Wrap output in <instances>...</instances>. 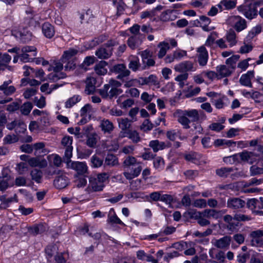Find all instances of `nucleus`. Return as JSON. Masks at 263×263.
<instances>
[{
	"instance_id": "423d86ee",
	"label": "nucleus",
	"mask_w": 263,
	"mask_h": 263,
	"mask_svg": "<svg viewBox=\"0 0 263 263\" xmlns=\"http://www.w3.org/2000/svg\"><path fill=\"white\" fill-rule=\"evenodd\" d=\"M72 143V137L70 136L64 137L61 141L62 145L65 147L63 159L67 163L70 162V159L72 156L73 147L71 146Z\"/></svg>"
},
{
	"instance_id": "864d4df0",
	"label": "nucleus",
	"mask_w": 263,
	"mask_h": 263,
	"mask_svg": "<svg viewBox=\"0 0 263 263\" xmlns=\"http://www.w3.org/2000/svg\"><path fill=\"white\" fill-rule=\"evenodd\" d=\"M66 77V74L64 72H55V73H50L48 75V79L53 82H55L59 79H64Z\"/></svg>"
},
{
	"instance_id": "c9c22d12",
	"label": "nucleus",
	"mask_w": 263,
	"mask_h": 263,
	"mask_svg": "<svg viewBox=\"0 0 263 263\" xmlns=\"http://www.w3.org/2000/svg\"><path fill=\"white\" fill-rule=\"evenodd\" d=\"M158 47L160 48L158 57L161 59L166 54L167 50L170 48L169 44L165 42H160L159 43Z\"/></svg>"
},
{
	"instance_id": "c756f323",
	"label": "nucleus",
	"mask_w": 263,
	"mask_h": 263,
	"mask_svg": "<svg viewBox=\"0 0 263 263\" xmlns=\"http://www.w3.org/2000/svg\"><path fill=\"white\" fill-rule=\"evenodd\" d=\"M119 127L121 128V132H125L130 130L132 120H129L128 118H119L117 120Z\"/></svg>"
},
{
	"instance_id": "c03bdc74",
	"label": "nucleus",
	"mask_w": 263,
	"mask_h": 263,
	"mask_svg": "<svg viewBox=\"0 0 263 263\" xmlns=\"http://www.w3.org/2000/svg\"><path fill=\"white\" fill-rule=\"evenodd\" d=\"M239 58L240 56L239 55H233L226 60V63L232 69L235 70L236 68V63L237 61H238Z\"/></svg>"
},
{
	"instance_id": "09e8293b",
	"label": "nucleus",
	"mask_w": 263,
	"mask_h": 263,
	"mask_svg": "<svg viewBox=\"0 0 263 263\" xmlns=\"http://www.w3.org/2000/svg\"><path fill=\"white\" fill-rule=\"evenodd\" d=\"M259 204V200L256 198L249 199L246 202V205L247 207L250 209L252 212L255 211V209L257 208V204Z\"/></svg>"
},
{
	"instance_id": "dca6fc26",
	"label": "nucleus",
	"mask_w": 263,
	"mask_h": 263,
	"mask_svg": "<svg viewBox=\"0 0 263 263\" xmlns=\"http://www.w3.org/2000/svg\"><path fill=\"white\" fill-rule=\"evenodd\" d=\"M223 220L228 223L227 226V229L232 232L236 231L241 226V224L238 223L236 220H234V216L226 215L223 217Z\"/></svg>"
},
{
	"instance_id": "6e6d98bb",
	"label": "nucleus",
	"mask_w": 263,
	"mask_h": 263,
	"mask_svg": "<svg viewBox=\"0 0 263 263\" xmlns=\"http://www.w3.org/2000/svg\"><path fill=\"white\" fill-rule=\"evenodd\" d=\"M122 92L123 90L121 89H116L111 87V89L109 90L108 99L111 100L114 98H116Z\"/></svg>"
},
{
	"instance_id": "5701e85b",
	"label": "nucleus",
	"mask_w": 263,
	"mask_h": 263,
	"mask_svg": "<svg viewBox=\"0 0 263 263\" xmlns=\"http://www.w3.org/2000/svg\"><path fill=\"white\" fill-rule=\"evenodd\" d=\"M231 241V237L230 236H225L218 240L215 243V246L220 249L229 248Z\"/></svg>"
},
{
	"instance_id": "338daca9",
	"label": "nucleus",
	"mask_w": 263,
	"mask_h": 263,
	"mask_svg": "<svg viewBox=\"0 0 263 263\" xmlns=\"http://www.w3.org/2000/svg\"><path fill=\"white\" fill-rule=\"evenodd\" d=\"M17 141V139L15 135H7L3 139L4 143L11 144L16 142Z\"/></svg>"
},
{
	"instance_id": "4d7b16f0",
	"label": "nucleus",
	"mask_w": 263,
	"mask_h": 263,
	"mask_svg": "<svg viewBox=\"0 0 263 263\" xmlns=\"http://www.w3.org/2000/svg\"><path fill=\"white\" fill-rule=\"evenodd\" d=\"M250 171L251 176L258 175L263 174V168L254 165L250 167Z\"/></svg>"
},
{
	"instance_id": "e2e57ef3",
	"label": "nucleus",
	"mask_w": 263,
	"mask_h": 263,
	"mask_svg": "<svg viewBox=\"0 0 263 263\" xmlns=\"http://www.w3.org/2000/svg\"><path fill=\"white\" fill-rule=\"evenodd\" d=\"M174 198L173 196L168 194H161L160 200L162 202H165L166 204L171 205L173 202Z\"/></svg>"
},
{
	"instance_id": "49530a36",
	"label": "nucleus",
	"mask_w": 263,
	"mask_h": 263,
	"mask_svg": "<svg viewBox=\"0 0 263 263\" xmlns=\"http://www.w3.org/2000/svg\"><path fill=\"white\" fill-rule=\"evenodd\" d=\"M109 88V86L106 84L102 88L98 89V92L103 99H108Z\"/></svg>"
},
{
	"instance_id": "f03ea898",
	"label": "nucleus",
	"mask_w": 263,
	"mask_h": 263,
	"mask_svg": "<svg viewBox=\"0 0 263 263\" xmlns=\"http://www.w3.org/2000/svg\"><path fill=\"white\" fill-rule=\"evenodd\" d=\"M175 115L177 118V121L183 126L184 129L190 128L189 124L191 122L198 121V114L197 109H177L175 112Z\"/></svg>"
},
{
	"instance_id": "ea45409f",
	"label": "nucleus",
	"mask_w": 263,
	"mask_h": 263,
	"mask_svg": "<svg viewBox=\"0 0 263 263\" xmlns=\"http://www.w3.org/2000/svg\"><path fill=\"white\" fill-rule=\"evenodd\" d=\"M20 104L21 102L20 101ZM33 108L32 104L30 102L24 103L22 105H20V109L21 113L25 116L28 115Z\"/></svg>"
},
{
	"instance_id": "cd10ccee",
	"label": "nucleus",
	"mask_w": 263,
	"mask_h": 263,
	"mask_svg": "<svg viewBox=\"0 0 263 263\" xmlns=\"http://www.w3.org/2000/svg\"><path fill=\"white\" fill-rule=\"evenodd\" d=\"M174 11L173 10H167L163 12L160 16V19L163 22H167L173 21L176 18V16L174 14Z\"/></svg>"
},
{
	"instance_id": "de8ad7c7",
	"label": "nucleus",
	"mask_w": 263,
	"mask_h": 263,
	"mask_svg": "<svg viewBox=\"0 0 263 263\" xmlns=\"http://www.w3.org/2000/svg\"><path fill=\"white\" fill-rule=\"evenodd\" d=\"M227 41L230 43L231 47L236 44V34L234 31L230 30L227 33Z\"/></svg>"
},
{
	"instance_id": "412c9836",
	"label": "nucleus",
	"mask_w": 263,
	"mask_h": 263,
	"mask_svg": "<svg viewBox=\"0 0 263 263\" xmlns=\"http://www.w3.org/2000/svg\"><path fill=\"white\" fill-rule=\"evenodd\" d=\"M68 183V178L66 176L61 175L55 178L53 184L57 189H62L66 187Z\"/></svg>"
},
{
	"instance_id": "37998d69",
	"label": "nucleus",
	"mask_w": 263,
	"mask_h": 263,
	"mask_svg": "<svg viewBox=\"0 0 263 263\" xmlns=\"http://www.w3.org/2000/svg\"><path fill=\"white\" fill-rule=\"evenodd\" d=\"M234 220H236L238 223L240 222L249 221L252 219V217L248 215L241 214L240 213H237L234 215Z\"/></svg>"
},
{
	"instance_id": "4468645a",
	"label": "nucleus",
	"mask_w": 263,
	"mask_h": 263,
	"mask_svg": "<svg viewBox=\"0 0 263 263\" xmlns=\"http://www.w3.org/2000/svg\"><path fill=\"white\" fill-rule=\"evenodd\" d=\"M171 146V143L170 142L159 141L158 140H152L149 143V146L152 148L154 153L170 147Z\"/></svg>"
},
{
	"instance_id": "a878e982",
	"label": "nucleus",
	"mask_w": 263,
	"mask_h": 263,
	"mask_svg": "<svg viewBox=\"0 0 263 263\" xmlns=\"http://www.w3.org/2000/svg\"><path fill=\"white\" fill-rule=\"evenodd\" d=\"M240 160L247 162L250 164H252L255 161V155L252 152L243 151L240 153Z\"/></svg>"
},
{
	"instance_id": "8fccbe9b",
	"label": "nucleus",
	"mask_w": 263,
	"mask_h": 263,
	"mask_svg": "<svg viewBox=\"0 0 263 263\" xmlns=\"http://www.w3.org/2000/svg\"><path fill=\"white\" fill-rule=\"evenodd\" d=\"M77 59H70L66 61L64 66V69L66 71H70L76 67Z\"/></svg>"
},
{
	"instance_id": "69168bd1",
	"label": "nucleus",
	"mask_w": 263,
	"mask_h": 263,
	"mask_svg": "<svg viewBox=\"0 0 263 263\" xmlns=\"http://www.w3.org/2000/svg\"><path fill=\"white\" fill-rule=\"evenodd\" d=\"M17 124L18 125L15 129V133L17 134L24 133L26 130V125L23 121L20 120Z\"/></svg>"
},
{
	"instance_id": "58836bf2",
	"label": "nucleus",
	"mask_w": 263,
	"mask_h": 263,
	"mask_svg": "<svg viewBox=\"0 0 263 263\" xmlns=\"http://www.w3.org/2000/svg\"><path fill=\"white\" fill-rule=\"evenodd\" d=\"M141 65L139 62V60L138 57H134L129 62L128 64L129 68L134 71H136L138 70H140L141 68Z\"/></svg>"
},
{
	"instance_id": "9d476101",
	"label": "nucleus",
	"mask_w": 263,
	"mask_h": 263,
	"mask_svg": "<svg viewBox=\"0 0 263 263\" xmlns=\"http://www.w3.org/2000/svg\"><path fill=\"white\" fill-rule=\"evenodd\" d=\"M176 71L186 73L188 71H194L196 68L194 66L192 62L185 61L176 65L174 68Z\"/></svg>"
},
{
	"instance_id": "c85d7f7f",
	"label": "nucleus",
	"mask_w": 263,
	"mask_h": 263,
	"mask_svg": "<svg viewBox=\"0 0 263 263\" xmlns=\"http://www.w3.org/2000/svg\"><path fill=\"white\" fill-rule=\"evenodd\" d=\"M202 216L206 218H213L214 219H218L220 217V212L217 211L214 209H205L203 211L201 212Z\"/></svg>"
},
{
	"instance_id": "a19ab883",
	"label": "nucleus",
	"mask_w": 263,
	"mask_h": 263,
	"mask_svg": "<svg viewBox=\"0 0 263 263\" xmlns=\"http://www.w3.org/2000/svg\"><path fill=\"white\" fill-rule=\"evenodd\" d=\"M95 61V58L92 56L86 57L83 62L79 65L80 68L83 69L85 71H86L87 68V67L89 66L94 63Z\"/></svg>"
},
{
	"instance_id": "aec40b11",
	"label": "nucleus",
	"mask_w": 263,
	"mask_h": 263,
	"mask_svg": "<svg viewBox=\"0 0 263 263\" xmlns=\"http://www.w3.org/2000/svg\"><path fill=\"white\" fill-rule=\"evenodd\" d=\"M96 79L93 77L87 78L86 80L85 92L87 95L93 94L96 90Z\"/></svg>"
},
{
	"instance_id": "f704fd0d",
	"label": "nucleus",
	"mask_w": 263,
	"mask_h": 263,
	"mask_svg": "<svg viewBox=\"0 0 263 263\" xmlns=\"http://www.w3.org/2000/svg\"><path fill=\"white\" fill-rule=\"evenodd\" d=\"M81 97L80 95H74L69 98L65 103V106L67 108H70L81 100Z\"/></svg>"
},
{
	"instance_id": "6e6552de",
	"label": "nucleus",
	"mask_w": 263,
	"mask_h": 263,
	"mask_svg": "<svg viewBox=\"0 0 263 263\" xmlns=\"http://www.w3.org/2000/svg\"><path fill=\"white\" fill-rule=\"evenodd\" d=\"M110 71L116 74H119L117 78L122 80L124 78L128 77L130 73V71L126 68L125 65L123 64L115 65L110 68Z\"/></svg>"
},
{
	"instance_id": "4c0bfd02",
	"label": "nucleus",
	"mask_w": 263,
	"mask_h": 263,
	"mask_svg": "<svg viewBox=\"0 0 263 263\" xmlns=\"http://www.w3.org/2000/svg\"><path fill=\"white\" fill-rule=\"evenodd\" d=\"M97 135L96 133L87 135L86 142V145L91 148H95L97 143Z\"/></svg>"
},
{
	"instance_id": "052dcab7",
	"label": "nucleus",
	"mask_w": 263,
	"mask_h": 263,
	"mask_svg": "<svg viewBox=\"0 0 263 263\" xmlns=\"http://www.w3.org/2000/svg\"><path fill=\"white\" fill-rule=\"evenodd\" d=\"M247 27L246 22L245 20L240 18L238 21L235 25V29L239 32L245 29Z\"/></svg>"
},
{
	"instance_id": "b1692460",
	"label": "nucleus",
	"mask_w": 263,
	"mask_h": 263,
	"mask_svg": "<svg viewBox=\"0 0 263 263\" xmlns=\"http://www.w3.org/2000/svg\"><path fill=\"white\" fill-rule=\"evenodd\" d=\"M216 70L221 77H228L232 74L234 70L229 66L221 65L216 67Z\"/></svg>"
},
{
	"instance_id": "9b49d317",
	"label": "nucleus",
	"mask_w": 263,
	"mask_h": 263,
	"mask_svg": "<svg viewBox=\"0 0 263 263\" xmlns=\"http://www.w3.org/2000/svg\"><path fill=\"white\" fill-rule=\"evenodd\" d=\"M104 187V184L100 182L96 178L90 177L87 190L88 192H100L103 190Z\"/></svg>"
},
{
	"instance_id": "bb28decb",
	"label": "nucleus",
	"mask_w": 263,
	"mask_h": 263,
	"mask_svg": "<svg viewBox=\"0 0 263 263\" xmlns=\"http://www.w3.org/2000/svg\"><path fill=\"white\" fill-rule=\"evenodd\" d=\"M118 164V158L114 154H107L105 158L104 166H114Z\"/></svg>"
},
{
	"instance_id": "680f3d73",
	"label": "nucleus",
	"mask_w": 263,
	"mask_h": 263,
	"mask_svg": "<svg viewBox=\"0 0 263 263\" xmlns=\"http://www.w3.org/2000/svg\"><path fill=\"white\" fill-rule=\"evenodd\" d=\"M153 128V124L149 119H145L141 125V129L144 132H148Z\"/></svg>"
},
{
	"instance_id": "4be33fe9",
	"label": "nucleus",
	"mask_w": 263,
	"mask_h": 263,
	"mask_svg": "<svg viewBox=\"0 0 263 263\" xmlns=\"http://www.w3.org/2000/svg\"><path fill=\"white\" fill-rule=\"evenodd\" d=\"M58 251V247L56 245H49L45 249L46 257L48 261H51L52 257L57 254Z\"/></svg>"
},
{
	"instance_id": "ddd939ff",
	"label": "nucleus",
	"mask_w": 263,
	"mask_h": 263,
	"mask_svg": "<svg viewBox=\"0 0 263 263\" xmlns=\"http://www.w3.org/2000/svg\"><path fill=\"white\" fill-rule=\"evenodd\" d=\"M67 164L68 165L69 167L75 170L79 175H84L87 172V166L85 162L79 161H70Z\"/></svg>"
},
{
	"instance_id": "a211bd4d",
	"label": "nucleus",
	"mask_w": 263,
	"mask_h": 263,
	"mask_svg": "<svg viewBox=\"0 0 263 263\" xmlns=\"http://www.w3.org/2000/svg\"><path fill=\"white\" fill-rule=\"evenodd\" d=\"M42 30L44 35L48 39H51L55 34L54 27L48 22L42 25Z\"/></svg>"
},
{
	"instance_id": "0e129e2a",
	"label": "nucleus",
	"mask_w": 263,
	"mask_h": 263,
	"mask_svg": "<svg viewBox=\"0 0 263 263\" xmlns=\"http://www.w3.org/2000/svg\"><path fill=\"white\" fill-rule=\"evenodd\" d=\"M37 89L34 88H30L27 89L23 93V96L25 99H28L31 97L36 94Z\"/></svg>"
},
{
	"instance_id": "2f4dec72",
	"label": "nucleus",
	"mask_w": 263,
	"mask_h": 263,
	"mask_svg": "<svg viewBox=\"0 0 263 263\" xmlns=\"http://www.w3.org/2000/svg\"><path fill=\"white\" fill-rule=\"evenodd\" d=\"M100 126L104 133H110L114 129L112 123L108 120H102Z\"/></svg>"
},
{
	"instance_id": "39448f33",
	"label": "nucleus",
	"mask_w": 263,
	"mask_h": 263,
	"mask_svg": "<svg viewBox=\"0 0 263 263\" xmlns=\"http://www.w3.org/2000/svg\"><path fill=\"white\" fill-rule=\"evenodd\" d=\"M259 2H255L249 5L240 6L238 10L241 12L248 19L252 20L257 15V6H259Z\"/></svg>"
},
{
	"instance_id": "7c9ffc66",
	"label": "nucleus",
	"mask_w": 263,
	"mask_h": 263,
	"mask_svg": "<svg viewBox=\"0 0 263 263\" xmlns=\"http://www.w3.org/2000/svg\"><path fill=\"white\" fill-rule=\"evenodd\" d=\"M194 217L197 220V223L201 227H205L210 224V221L202 216L201 212H195Z\"/></svg>"
},
{
	"instance_id": "f3484780",
	"label": "nucleus",
	"mask_w": 263,
	"mask_h": 263,
	"mask_svg": "<svg viewBox=\"0 0 263 263\" xmlns=\"http://www.w3.org/2000/svg\"><path fill=\"white\" fill-rule=\"evenodd\" d=\"M254 72L253 70L248 71L246 73L243 74L240 79L239 83L241 85L249 87H252L251 79L254 77Z\"/></svg>"
},
{
	"instance_id": "5fc2aeb1",
	"label": "nucleus",
	"mask_w": 263,
	"mask_h": 263,
	"mask_svg": "<svg viewBox=\"0 0 263 263\" xmlns=\"http://www.w3.org/2000/svg\"><path fill=\"white\" fill-rule=\"evenodd\" d=\"M7 118L3 110L0 111V138L3 136V129L7 123Z\"/></svg>"
},
{
	"instance_id": "20e7f679",
	"label": "nucleus",
	"mask_w": 263,
	"mask_h": 263,
	"mask_svg": "<svg viewBox=\"0 0 263 263\" xmlns=\"http://www.w3.org/2000/svg\"><path fill=\"white\" fill-rule=\"evenodd\" d=\"M142 59L141 70L149 69L155 65V61L153 58V53L148 49H145L140 52Z\"/></svg>"
},
{
	"instance_id": "13d9d810",
	"label": "nucleus",
	"mask_w": 263,
	"mask_h": 263,
	"mask_svg": "<svg viewBox=\"0 0 263 263\" xmlns=\"http://www.w3.org/2000/svg\"><path fill=\"white\" fill-rule=\"evenodd\" d=\"M11 56L7 53L0 54V62L5 68L7 67V64L11 61Z\"/></svg>"
},
{
	"instance_id": "79ce46f5",
	"label": "nucleus",
	"mask_w": 263,
	"mask_h": 263,
	"mask_svg": "<svg viewBox=\"0 0 263 263\" xmlns=\"http://www.w3.org/2000/svg\"><path fill=\"white\" fill-rule=\"evenodd\" d=\"M184 158L186 161L197 164L199 162L200 156L197 153H191L186 154L184 156Z\"/></svg>"
},
{
	"instance_id": "f8f14e48",
	"label": "nucleus",
	"mask_w": 263,
	"mask_h": 263,
	"mask_svg": "<svg viewBox=\"0 0 263 263\" xmlns=\"http://www.w3.org/2000/svg\"><path fill=\"white\" fill-rule=\"evenodd\" d=\"M197 58L199 64L201 66H205L209 59L208 52L204 46H201L197 49Z\"/></svg>"
},
{
	"instance_id": "603ef678",
	"label": "nucleus",
	"mask_w": 263,
	"mask_h": 263,
	"mask_svg": "<svg viewBox=\"0 0 263 263\" xmlns=\"http://www.w3.org/2000/svg\"><path fill=\"white\" fill-rule=\"evenodd\" d=\"M91 166L93 167H99L103 164V160L97 155H93L91 158Z\"/></svg>"
},
{
	"instance_id": "2eb2a0df",
	"label": "nucleus",
	"mask_w": 263,
	"mask_h": 263,
	"mask_svg": "<svg viewBox=\"0 0 263 263\" xmlns=\"http://www.w3.org/2000/svg\"><path fill=\"white\" fill-rule=\"evenodd\" d=\"M28 230L30 234L36 236L39 234H42L47 231L48 226L45 223H40L29 227Z\"/></svg>"
},
{
	"instance_id": "6ab92c4d",
	"label": "nucleus",
	"mask_w": 263,
	"mask_h": 263,
	"mask_svg": "<svg viewBox=\"0 0 263 263\" xmlns=\"http://www.w3.org/2000/svg\"><path fill=\"white\" fill-rule=\"evenodd\" d=\"M121 138L128 137L131 139L133 142L138 143L140 141V137L139 134L136 130H127L125 132H121L119 134Z\"/></svg>"
},
{
	"instance_id": "7ed1b4c3",
	"label": "nucleus",
	"mask_w": 263,
	"mask_h": 263,
	"mask_svg": "<svg viewBox=\"0 0 263 263\" xmlns=\"http://www.w3.org/2000/svg\"><path fill=\"white\" fill-rule=\"evenodd\" d=\"M118 44L116 40H110L96 50L95 55L101 60L108 59L112 55L114 47Z\"/></svg>"
},
{
	"instance_id": "1a4fd4ad",
	"label": "nucleus",
	"mask_w": 263,
	"mask_h": 263,
	"mask_svg": "<svg viewBox=\"0 0 263 263\" xmlns=\"http://www.w3.org/2000/svg\"><path fill=\"white\" fill-rule=\"evenodd\" d=\"M246 202L239 197H230L227 200V206L232 210H239L246 205Z\"/></svg>"
},
{
	"instance_id": "774afa93",
	"label": "nucleus",
	"mask_w": 263,
	"mask_h": 263,
	"mask_svg": "<svg viewBox=\"0 0 263 263\" xmlns=\"http://www.w3.org/2000/svg\"><path fill=\"white\" fill-rule=\"evenodd\" d=\"M65 254V253H57L54 255V260L57 263H66V259L65 258L64 255Z\"/></svg>"
},
{
	"instance_id": "473e14b6",
	"label": "nucleus",
	"mask_w": 263,
	"mask_h": 263,
	"mask_svg": "<svg viewBox=\"0 0 263 263\" xmlns=\"http://www.w3.org/2000/svg\"><path fill=\"white\" fill-rule=\"evenodd\" d=\"M31 179L34 180L37 183L42 182L43 177V172L41 170L34 168L30 172Z\"/></svg>"
},
{
	"instance_id": "a18cd8bd",
	"label": "nucleus",
	"mask_w": 263,
	"mask_h": 263,
	"mask_svg": "<svg viewBox=\"0 0 263 263\" xmlns=\"http://www.w3.org/2000/svg\"><path fill=\"white\" fill-rule=\"evenodd\" d=\"M20 107V102H13L10 104L6 105V110L9 113L14 112L15 111L18 110Z\"/></svg>"
},
{
	"instance_id": "3c124183",
	"label": "nucleus",
	"mask_w": 263,
	"mask_h": 263,
	"mask_svg": "<svg viewBox=\"0 0 263 263\" xmlns=\"http://www.w3.org/2000/svg\"><path fill=\"white\" fill-rule=\"evenodd\" d=\"M153 164L155 168L158 170H161L164 167V162L163 159L161 157L154 158Z\"/></svg>"
},
{
	"instance_id": "0eeeda50",
	"label": "nucleus",
	"mask_w": 263,
	"mask_h": 263,
	"mask_svg": "<svg viewBox=\"0 0 263 263\" xmlns=\"http://www.w3.org/2000/svg\"><path fill=\"white\" fill-rule=\"evenodd\" d=\"M13 34L23 43H28L32 38V33L27 28H20L17 31H14Z\"/></svg>"
},
{
	"instance_id": "e433bc0d",
	"label": "nucleus",
	"mask_w": 263,
	"mask_h": 263,
	"mask_svg": "<svg viewBox=\"0 0 263 263\" xmlns=\"http://www.w3.org/2000/svg\"><path fill=\"white\" fill-rule=\"evenodd\" d=\"M233 171V167H221L216 170V174L220 177L227 178Z\"/></svg>"
},
{
	"instance_id": "393cba45",
	"label": "nucleus",
	"mask_w": 263,
	"mask_h": 263,
	"mask_svg": "<svg viewBox=\"0 0 263 263\" xmlns=\"http://www.w3.org/2000/svg\"><path fill=\"white\" fill-rule=\"evenodd\" d=\"M78 52V50L73 48H70L65 51L61 58L62 63H65L68 60L77 59L75 55Z\"/></svg>"
},
{
	"instance_id": "f257e3e1",
	"label": "nucleus",
	"mask_w": 263,
	"mask_h": 263,
	"mask_svg": "<svg viewBox=\"0 0 263 263\" xmlns=\"http://www.w3.org/2000/svg\"><path fill=\"white\" fill-rule=\"evenodd\" d=\"M124 177L128 180H132L138 177L141 171L142 166L133 156H128L124 158L123 163Z\"/></svg>"
},
{
	"instance_id": "bf43d9fd",
	"label": "nucleus",
	"mask_w": 263,
	"mask_h": 263,
	"mask_svg": "<svg viewBox=\"0 0 263 263\" xmlns=\"http://www.w3.org/2000/svg\"><path fill=\"white\" fill-rule=\"evenodd\" d=\"M161 196L160 192H154L151 193L147 197L149 202L160 201Z\"/></svg>"
},
{
	"instance_id": "72a5a7b5",
	"label": "nucleus",
	"mask_w": 263,
	"mask_h": 263,
	"mask_svg": "<svg viewBox=\"0 0 263 263\" xmlns=\"http://www.w3.org/2000/svg\"><path fill=\"white\" fill-rule=\"evenodd\" d=\"M142 41L136 35H133L129 37L127 41L128 46L132 49L137 48L141 44Z\"/></svg>"
}]
</instances>
